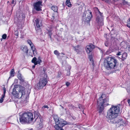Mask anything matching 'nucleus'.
Here are the masks:
<instances>
[{"instance_id":"20","label":"nucleus","mask_w":130,"mask_h":130,"mask_svg":"<svg viewBox=\"0 0 130 130\" xmlns=\"http://www.w3.org/2000/svg\"><path fill=\"white\" fill-rule=\"evenodd\" d=\"M41 62L42 61L40 57H39L38 59L37 60L36 62V63L35 65H36L37 64H40Z\"/></svg>"},{"instance_id":"4","label":"nucleus","mask_w":130,"mask_h":130,"mask_svg":"<svg viewBox=\"0 0 130 130\" xmlns=\"http://www.w3.org/2000/svg\"><path fill=\"white\" fill-rule=\"evenodd\" d=\"M33 119V115L30 112H26L20 115V122L23 124L30 123Z\"/></svg>"},{"instance_id":"31","label":"nucleus","mask_w":130,"mask_h":130,"mask_svg":"<svg viewBox=\"0 0 130 130\" xmlns=\"http://www.w3.org/2000/svg\"><path fill=\"white\" fill-rule=\"evenodd\" d=\"M48 33L50 38H51V35L52 34V32L51 31H49Z\"/></svg>"},{"instance_id":"13","label":"nucleus","mask_w":130,"mask_h":130,"mask_svg":"<svg viewBox=\"0 0 130 130\" xmlns=\"http://www.w3.org/2000/svg\"><path fill=\"white\" fill-rule=\"evenodd\" d=\"M95 47V46L92 44H89L86 47V50L87 53H89L91 52L93 50Z\"/></svg>"},{"instance_id":"53","label":"nucleus","mask_w":130,"mask_h":130,"mask_svg":"<svg viewBox=\"0 0 130 130\" xmlns=\"http://www.w3.org/2000/svg\"><path fill=\"white\" fill-rule=\"evenodd\" d=\"M61 106L62 108H63L62 106Z\"/></svg>"},{"instance_id":"46","label":"nucleus","mask_w":130,"mask_h":130,"mask_svg":"<svg viewBox=\"0 0 130 130\" xmlns=\"http://www.w3.org/2000/svg\"><path fill=\"white\" fill-rule=\"evenodd\" d=\"M15 82L16 83H17V82H18V80L16 79H15Z\"/></svg>"},{"instance_id":"47","label":"nucleus","mask_w":130,"mask_h":130,"mask_svg":"<svg viewBox=\"0 0 130 130\" xmlns=\"http://www.w3.org/2000/svg\"><path fill=\"white\" fill-rule=\"evenodd\" d=\"M75 47H76V48H78L79 47V45H77Z\"/></svg>"},{"instance_id":"49","label":"nucleus","mask_w":130,"mask_h":130,"mask_svg":"<svg viewBox=\"0 0 130 130\" xmlns=\"http://www.w3.org/2000/svg\"><path fill=\"white\" fill-rule=\"evenodd\" d=\"M53 17V19H54V15H53L52 16Z\"/></svg>"},{"instance_id":"30","label":"nucleus","mask_w":130,"mask_h":130,"mask_svg":"<svg viewBox=\"0 0 130 130\" xmlns=\"http://www.w3.org/2000/svg\"><path fill=\"white\" fill-rule=\"evenodd\" d=\"M33 54L34 56L36 55L37 54V51L36 50L32 51Z\"/></svg>"},{"instance_id":"2","label":"nucleus","mask_w":130,"mask_h":130,"mask_svg":"<svg viewBox=\"0 0 130 130\" xmlns=\"http://www.w3.org/2000/svg\"><path fill=\"white\" fill-rule=\"evenodd\" d=\"M123 63H121L119 65L117 60L111 57L106 58L104 62V67L107 70L111 69H119L123 67Z\"/></svg>"},{"instance_id":"32","label":"nucleus","mask_w":130,"mask_h":130,"mask_svg":"<svg viewBox=\"0 0 130 130\" xmlns=\"http://www.w3.org/2000/svg\"><path fill=\"white\" fill-rule=\"evenodd\" d=\"M105 44L106 46L107 47H108V42L106 41V42H105Z\"/></svg>"},{"instance_id":"24","label":"nucleus","mask_w":130,"mask_h":130,"mask_svg":"<svg viewBox=\"0 0 130 130\" xmlns=\"http://www.w3.org/2000/svg\"><path fill=\"white\" fill-rule=\"evenodd\" d=\"M3 94H2V95L3 96H5V94L6 93V88L4 87L3 88Z\"/></svg>"},{"instance_id":"9","label":"nucleus","mask_w":130,"mask_h":130,"mask_svg":"<svg viewBox=\"0 0 130 130\" xmlns=\"http://www.w3.org/2000/svg\"><path fill=\"white\" fill-rule=\"evenodd\" d=\"M46 74L45 75L44 77L40 79L39 83L36 86V88L38 89H41L44 87L48 82L47 79Z\"/></svg>"},{"instance_id":"36","label":"nucleus","mask_w":130,"mask_h":130,"mask_svg":"<svg viewBox=\"0 0 130 130\" xmlns=\"http://www.w3.org/2000/svg\"><path fill=\"white\" fill-rule=\"evenodd\" d=\"M123 3L124 5H125V4H127V2L126 1H125V0H124V1H123Z\"/></svg>"},{"instance_id":"14","label":"nucleus","mask_w":130,"mask_h":130,"mask_svg":"<svg viewBox=\"0 0 130 130\" xmlns=\"http://www.w3.org/2000/svg\"><path fill=\"white\" fill-rule=\"evenodd\" d=\"M21 50L26 54L28 53V49L27 47L26 46H23L21 47Z\"/></svg>"},{"instance_id":"1","label":"nucleus","mask_w":130,"mask_h":130,"mask_svg":"<svg viewBox=\"0 0 130 130\" xmlns=\"http://www.w3.org/2000/svg\"><path fill=\"white\" fill-rule=\"evenodd\" d=\"M120 108L117 106L112 105L111 107L108 111L106 116L107 118L110 121H108L111 123H120V125L123 124V121L121 119H119L117 117L119 116Z\"/></svg>"},{"instance_id":"21","label":"nucleus","mask_w":130,"mask_h":130,"mask_svg":"<svg viewBox=\"0 0 130 130\" xmlns=\"http://www.w3.org/2000/svg\"><path fill=\"white\" fill-rule=\"evenodd\" d=\"M37 60L36 58V57H34L31 60V62L32 63H34L35 65V64H36V62Z\"/></svg>"},{"instance_id":"48","label":"nucleus","mask_w":130,"mask_h":130,"mask_svg":"<svg viewBox=\"0 0 130 130\" xmlns=\"http://www.w3.org/2000/svg\"><path fill=\"white\" fill-rule=\"evenodd\" d=\"M81 105H79V108H80V109H81Z\"/></svg>"},{"instance_id":"25","label":"nucleus","mask_w":130,"mask_h":130,"mask_svg":"<svg viewBox=\"0 0 130 130\" xmlns=\"http://www.w3.org/2000/svg\"><path fill=\"white\" fill-rule=\"evenodd\" d=\"M71 69V67H70V66H69V70L68 71V72H67V75H68V76H69L70 75V70Z\"/></svg>"},{"instance_id":"27","label":"nucleus","mask_w":130,"mask_h":130,"mask_svg":"<svg viewBox=\"0 0 130 130\" xmlns=\"http://www.w3.org/2000/svg\"><path fill=\"white\" fill-rule=\"evenodd\" d=\"M127 26L128 27L130 28V19H129V21H128Z\"/></svg>"},{"instance_id":"41","label":"nucleus","mask_w":130,"mask_h":130,"mask_svg":"<svg viewBox=\"0 0 130 130\" xmlns=\"http://www.w3.org/2000/svg\"><path fill=\"white\" fill-rule=\"evenodd\" d=\"M127 102L130 106V99H128L127 100Z\"/></svg>"},{"instance_id":"12","label":"nucleus","mask_w":130,"mask_h":130,"mask_svg":"<svg viewBox=\"0 0 130 130\" xmlns=\"http://www.w3.org/2000/svg\"><path fill=\"white\" fill-rule=\"evenodd\" d=\"M38 116L35 119V121L37 120L38 121H40V122H38V123L36 125V127L38 129H40L42 128L43 127V120L42 119H40V117Z\"/></svg>"},{"instance_id":"18","label":"nucleus","mask_w":130,"mask_h":130,"mask_svg":"<svg viewBox=\"0 0 130 130\" xmlns=\"http://www.w3.org/2000/svg\"><path fill=\"white\" fill-rule=\"evenodd\" d=\"M19 79L22 82H24V80L21 76V74H19L18 76Z\"/></svg>"},{"instance_id":"11","label":"nucleus","mask_w":130,"mask_h":130,"mask_svg":"<svg viewBox=\"0 0 130 130\" xmlns=\"http://www.w3.org/2000/svg\"><path fill=\"white\" fill-rule=\"evenodd\" d=\"M42 2L39 1L34 4V5L35 9L37 11H40L41 10V6H42Z\"/></svg>"},{"instance_id":"29","label":"nucleus","mask_w":130,"mask_h":130,"mask_svg":"<svg viewBox=\"0 0 130 130\" xmlns=\"http://www.w3.org/2000/svg\"><path fill=\"white\" fill-rule=\"evenodd\" d=\"M7 37V35L6 34H4L2 36V38L3 39H5Z\"/></svg>"},{"instance_id":"34","label":"nucleus","mask_w":130,"mask_h":130,"mask_svg":"<svg viewBox=\"0 0 130 130\" xmlns=\"http://www.w3.org/2000/svg\"><path fill=\"white\" fill-rule=\"evenodd\" d=\"M70 83L68 82H66V85L67 87L69 86L70 85Z\"/></svg>"},{"instance_id":"19","label":"nucleus","mask_w":130,"mask_h":130,"mask_svg":"<svg viewBox=\"0 0 130 130\" xmlns=\"http://www.w3.org/2000/svg\"><path fill=\"white\" fill-rule=\"evenodd\" d=\"M66 5L67 6L69 7H70L71 6V4L70 0H67L66 2Z\"/></svg>"},{"instance_id":"45","label":"nucleus","mask_w":130,"mask_h":130,"mask_svg":"<svg viewBox=\"0 0 130 130\" xmlns=\"http://www.w3.org/2000/svg\"><path fill=\"white\" fill-rule=\"evenodd\" d=\"M14 0H12V1L11 2V4H13L14 3Z\"/></svg>"},{"instance_id":"42","label":"nucleus","mask_w":130,"mask_h":130,"mask_svg":"<svg viewBox=\"0 0 130 130\" xmlns=\"http://www.w3.org/2000/svg\"><path fill=\"white\" fill-rule=\"evenodd\" d=\"M102 1H104L107 3H109V0H102Z\"/></svg>"},{"instance_id":"44","label":"nucleus","mask_w":130,"mask_h":130,"mask_svg":"<svg viewBox=\"0 0 130 130\" xmlns=\"http://www.w3.org/2000/svg\"><path fill=\"white\" fill-rule=\"evenodd\" d=\"M127 48L128 51L130 52V45L127 47Z\"/></svg>"},{"instance_id":"38","label":"nucleus","mask_w":130,"mask_h":130,"mask_svg":"<svg viewBox=\"0 0 130 130\" xmlns=\"http://www.w3.org/2000/svg\"><path fill=\"white\" fill-rule=\"evenodd\" d=\"M43 107L44 108H48L49 107L47 105H44L42 107V108Z\"/></svg>"},{"instance_id":"7","label":"nucleus","mask_w":130,"mask_h":130,"mask_svg":"<svg viewBox=\"0 0 130 130\" xmlns=\"http://www.w3.org/2000/svg\"><path fill=\"white\" fill-rule=\"evenodd\" d=\"M94 9L96 16V21L97 25L99 27L102 26L104 25L102 13L100 12L98 8L95 7Z\"/></svg>"},{"instance_id":"22","label":"nucleus","mask_w":130,"mask_h":130,"mask_svg":"<svg viewBox=\"0 0 130 130\" xmlns=\"http://www.w3.org/2000/svg\"><path fill=\"white\" fill-rule=\"evenodd\" d=\"M122 53L121 52H119L118 53H117L116 54V55H117L118 56L117 57L119 58H121L119 56H120L121 55V56L122 55Z\"/></svg>"},{"instance_id":"39","label":"nucleus","mask_w":130,"mask_h":130,"mask_svg":"<svg viewBox=\"0 0 130 130\" xmlns=\"http://www.w3.org/2000/svg\"><path fill=\"white\" fill-rule=\"evenodd\" d=\"M28 43L29 44L31 43H32L31 41L29 40H28L27 41Z\"/></svg>"},{"instance_id":"17","label":"nucleus","mask_w":130,"mask_h":130,"mask_svg":"<svg viewBox=\"0 0 130 130\" xmlns=\"http://www.w3.org/2000/svg\"><path fill=\"white\" fill-rule=\"evenodd\" d=\"M51 9L55 12H57L58 10V7L55 5H54L51 7Z\"/></svg>"},{"instance_id":"10","label":"nucleus","mask_w":130,"mask_h":130,"mask_svg":"<svg viewBox=\"0 0 130 130\" xmlns=\"http://www.w3.org/2000/svg\"><path fill=\"white\" fill-rule=\"evenodd\" d=\"M34 25L37 33L38 34H41L42 27V21L38 19H36L34 22Z\"/></svg>"},{"instance_id":"51","label":"nucleus","mask_w":130,"mask_h":130,"mask_svg":"<svg viewBox=\"0 0 130 130\" xmlns=\"http://www.w3.org/2000/svg\"><path fill=\"white\" fill-rule=\"evenodd\" d=\"M35 67V65H34L33 66H32V68H34Z\"/></svg>"},{"instance_id":"6","label":"nucleus","mask_w":130,"mask_h":130,"mask_svg":"<svg viewBox=\"0 0 130 130\" xmlns=\"http://www.w3.org/2000/svg\"><path fill=\"white\" fill-rule=\"evenodd\" d=\"M18 86L17 85L14 86V88L12 89V93L15 97L19 98L25 95V91L24 87L20 86L18 88Z\"/></svg>"},{"instance_id":"5","label":"nucleus","mask_w":130,"mask_h":130,"mask_svg":"<svg viewBox=\"0 0 130 130\" xmlns=\"http://www.w3.org/2000/svg\"><path fill=\"white\" fill-rule=\"evenodd\" d=\"M53 116L56 124V125L54 126V128L55 129L64 130L62 127L67 124V122L59 118L56 115H53Z\"/></svg>"},{"instance_id":"15","label":"nucleus","mask_w":130,"mask_h":130,"mask_svg":"<svg viewBox=\"0 0 130 130\" xmlns=\"http://www.w3.org/2000/svg\"><path fill=\"white\" fill-rule=\"evenodd\" d=\"M127 56V54L126 52H124L122 54V55L120 56L121 57L122 60L125 59Z\"/></svg>"},{"instance_id":"55","label":"nucleus","mask_w":130,"mask_h":130,"mask_svg":"<svg viewBox=\"0 0 130 130\" xmlns=\"http://www.w3.org/2000/svg\"><path fill=\"white\" fill-rule=\"evenodd\" d=\"M106 54H108V53H107V52H106Z\"/></svg>"},{"instance_id":"26","label":"nucleus","mask_w":130,"mask_h":130,"mask_svg":"<svg viewBox=\"0 0 130 130\" xmlns=\"http://www.w3.org/2000/svg\"><path fill=\"white\" fill-rule=\"evenodd\" d=\"M5 96L4 95H2L1 98L0 99V103H2L3 101V98H4Z\"/></svg>"},{"instance_id":"16","label":"nucleus","mask_w":130,"mask_h":130,"mask_svg":"<svg viewBox=\"0 0 130 130\" xmlns=\"http://www.w3.org/2000/svg\"><path fill=\"white\" fill-rule=\"evenodd\" d=\"M10 76L9 78V79L11 78L12 77H13L14 76L15 72L14 71V69H12L10 71Z\"/></svg>"},{"instance_id":"52","label":"nucleus","mask_w":130,"mask_h":130,"mask_svg":"<svg viewBox=\"0 0 130 130\" xmlns=\"http://www.w3.org/2000/svg\"><path fill=\"white\" fill-rule=\"evenodd\" d=\"M61 54H62L63 55H65V54L63 53H61Z\"/></svg>"},{"instance_id":"40","label":"nucleus","mask_w":130,"mask_h":130,"mask_svg":"<svg viewBox=\"0 0 130 130\" xmlns=\"http://www.w3.org/2000/svg\"><path fill=\"white\" fill-rule=\"evenodd\" d=\"M127 91L130 94V88L128 89L127 90Z\"/></svg>"},{"instance_id":"50","label":"nucleus","mask_w":130,"mask_h":130,"mask_svg":"<svg viewBox=\"0 0 130 130\" xmlns=\"http://www.w3.org/2000/svg\"><path fill=\"white\" fill-rule=\"evenodd\" d=\"M72 118L74 119H76V118H75V117H72Z\"/></svg>"},{"instance_id":"8","label":"nucleus","mask_w":130,"mask_h":130,"mask_svg":"<svg viewBox=\"0 0 130 130\" xmlns=\"http://www.w3.org/2000/svg\"><path fill=\"white\" fill-rule=\"evenodd\" d=\"M82 17L83 21L87 23H89L92 17L91 11L88 9L84 11Z\"/></svg>"},{"instance_id":"54","label":"nucleus","mask_w":130,"mask_h":130,"mask_svg":"<svg viewBox=\"0 0 130 130\" xmlns=\"http://www.w3.org/2000/svg\"><path fill=\"white\" fill-rule=\"evenodd\" d=\"M20 38H22V37H20Z\"/></svg>"},{"instance_id":"28","label":"nucleus","mask_w":130,"mask_h":130,"mask_svg":"<svg viewBox=\"0 0 130 130\" xmlns=\"http://www.w3.org/2000/svg\"><path fill=\"white\" fill-rule=\"evenodd\" d=\"M14 34L18 37L19 35L18 31V30L15 31L14 32Z\"/></svg>"},{"instance_id":"43","label":"nucleus","mask_w":130,"mask_h":130,"mask_svg":"<svg viewBox=\"0 0 130 130\" xmlns=\"http://www.w3.org/2000/svg\"><path fill=\"white\" fill-rule=\"evenodd\" d=\"M29 44L30 45L31 47L32 46H33L34 45V44L32 43H31Z\"/></svg>"},{"instance_id":"37","label":"nucleus","mask_w":130,"mask_h":130,"mask_svg":"<svg viewBox=\"0 0 130 130\" xmlns=\"http://www.w3.org/2000/svg\"><path fill=\"white\" fill-rule=\"evenodd\" d=\"M74 50L76 52H77L78 51V49L75 46L74 47Z\"/></svg>"},{"instance_id":"33","label":"nucleus","mask_w":130,"mask_h":130,"mask_svg":"<svg viewBox=\"0 0 130 130\" xmlns=\"http://www.w3.org/2000/svg\"><path fill=\"white\" fill-rule=\"evenodd\" d=\"M31 48L32 51L36 50L34 45H33V46H32L31 47Z\"/></svg>"},{"instance_id":"3","label":"nucleus","mask_w":130,"mask_h":130,"mask_svg":"<svg viewBox=\"0 0 130 130\" xmlns=\"http://www.w3.org/2000/svg\"><path fill=\"white\" fill-rule=\"evenodd\" d=\"M109 99L105 94H103L99 98L97 101V108L100 113L102 112L104 109V106L109 105L108 103Z\"/></svg>"},{"instance_id":"35","label":"nucleus","mask_w":130,"mask_h":130,"mask_svg":"<svg viewBox=\"0 0 130 130\" xmlns=\"http://www.w3.org/2000/svg\"><path fill=\"white\" fill-rule=\"evenodd\" d=\"M90 61H92V58L91 55H90L89 56Z\"/></svg>"},{"instance_id":"23","label":"nucleus","mask_w":130,"mask_h":130,"mask_svg":"<svg viewBox=\"0 0 130 130\" xmlns=\"http://www.w3.org/2000/svg\"><path fill=\"white\" fill-rule=\"evenodd\" d=\"M54 53L55 54L58 56H59L60 54V53L58 52V51L57 50L54 51Z\"/></svg>"}]
</instances>
